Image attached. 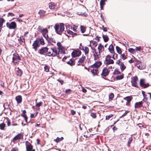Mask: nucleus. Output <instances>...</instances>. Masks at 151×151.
Wrapping results in <instances>:
<instances>
[{"mask_svg": "<svg viewBox=\"0 0 151 151\" xmlns=\"http://www.w3.org/2000/svg\"><path fill=\"white\" fill-rule=\"evenodd\" d=\"M54 27L56 33L60 35L62 34L65 29L64 24L63 23L55 24Z\"/></svg>", "mask_w": 151, "mask_h": 151, "instance_id": "1", "label": "nucleus"}, {"mask_svg": "<svg viewBox=\"0 0 151 151\" xmlns=\"http://www.w3.org/2000/svg\"><path fill=\"white\" fill-rule=\"evenodd\" d=\"M47 53V56L55 57L58 56L60 53V51H57V49L55 47L50 48Z\"/></svg>", "mask_w": 151, "mask_h": 151, "instance_id": "2", "label": "nucleus"}, {"mask_svg": "<svg viewBox=\"0 0 151 151\" xmlns=\"http://www.w3.org/2000/svg\"><path fill=\"white\" fill-rule=\"evenodd\" d=\"M21 60L20 57L17 53L15 52L13 55L12 62L14 65L18 64Z\"/></svg>", "mask_w": 151, "mask_h": 151, "instance_id": "3", "label": "nucleus"}, {"mask_svg": "<svg viewBox=\"0 0 151 151\" xmlns=\"http://www.w3.org/2000/svg\"><path fill=\"white\" fill-rule=\"evenodd\" d=\"M48 48L47 47H42L39 50L38 52L41 55L47 56Z\"/></svg>", "mask_w": 151, "mask_h": 151, "instance_id": "4", "label": "nucleus"}, {"mask_svg": "<svg viewBox=\"0 0 151 151\" xmlns=\"http://www.w3.org/2000/svg\"><path fill=\"white\" fill-rule=\"evenodd\" d=\"M111 57L109 55H108L106 56L104 63L106 65L113 64L114 63V60L111 58Z\"/></svg>", "mask_w": 151, "mask_h": 151, "instance_id": "5", "label": "nucleus"}, {"mask_svg": "<svg viewBox=\"0 0 151 151\" xmlns=\"http://www.w3.org/2000/svg\"><path fill=\"white\" fill-rule=\"evenodd\" d=\"M38 30L42 33L43 36L44 37L47 34L48 32V30L47 28H44L42 27L41 26H39L38 28Z\"/></svg>", "mask_w": 151, "mask_h": 151, "instance_id": "6", "label": "nucleus"}, {"mask_svg": "<svg viewBox=\"0 0 151 151\" xmlns=\"http://www.w3.org/2000/svg\"><path fill=\"white\" fill-rule=\"evenodd\" d=\"M7 27L10 29H14L16 28L17 25L14 22H12L10 23L7 22L6 23Z\"/></svg>", "mask_w": 151, "mask_h": 151, "instance_id": "7", "label": "nucleus"}, {"mask_svg": "<svg viewBox=\"0 0 151 151\" xmlns=\"http://www.w3.org/2000/svg\"><path fill=\"white\" fill-rule=\"evenodd\" d=\"M57 45L58 46V49L59 51L60 52L61 54L65 53L64 51V49L61 43L60 42H58L57 43Z\"/></svg>", "mask_w": 151, "mask_h": 151, "instance_id": "8", "label": "nucleus"}, {"mask_svg": "<svg viewBox=\"0 0 151 151\" xmlns=\"http://www.w3.org/2000/svg\"><path fill=\"white\" fill-rule=\"evenodd\" d=\"M92 68L91 70V72L93 74V76L98 75V73L99 72V68L96 67H91Z\"/></svg>", "mask_w": 151, "mask_h": 151, "instance_id": "9", "label": "nucleus"}, {"mask_svg": "<svg viewBox=\"0 0 151 151\" xmlns=\"http://www.w3.org/2000/svg\"><path fill=\"white\" fill-rule=\"evenodd\" d=\"M81 54V51L78 49L74 50L72 53V56L73 57L79 56Z\"/></svg>", "mask_w": 151, "mask_h": 151, "instance_id": "10", "label": "nucleus"}, {"mask_svg": "<svg viewBox=\"0 0 151 151\" xmlns=\"http://www.w3.org/2000/svg\"><path fill=\"white\" fill-rule=\"evenodd\" d=\"M140 85L142 87L144 88H146L150 86L149 83H145V80L144 79H141L140 80Z\"/></svg>", "mask_w": 151, "mask_h": 151, "instance_id": "11", "label": "nucleus"}, {"mask_svg": "<svg viewBox=\"0 0 151 151\" xmlns=\"http://www.w3.org/2000/svg\"><path fill=\"white\" fill-rule=\"evenodd\" d=\"M79 49L83 50L85 54L87 55L88 54L89 51L88 48L86 46H81L79 47Z\"/></svg>", "mask_w": 151, "mask_h": 151, "instance_id": "12", "label": "nucleus"}, {"mask_svg": "<svg viewBox=\"0 0 151 151\" xmlns=\"http://www.w3.org/2000/svg\"><path fill=\"white\" fill-rule=\"evenodd\" d=\"M138 78L137 76H135L132 78V81H131L132 86L136 87H138L137 84V81L138 80Z\"/></svg>", "mask_w": 151, "mask_h": 151, "instance_id": "13", "label": "nucleus"}, {"mask_svg": "<svg viewBox=\"0 0 151 151\" xmlns=\"http://www.w3.org/2000/svg\"><path fill=\"white\" fill-rule=\"evenodd\" d=\"M26 151H32V149L33 147L32 145H31L29 142L27 141L26 142Z\"/></svg>", "mask_w": 151, "mask_h": 151, "instance_id": "14", "label": "nucleus"}, {"mask_svg": "<svg viewBox=\"0 0 151 151\" xmlns=\"http://www.w3.org/2000/svg\"><path fill=\"white\" fill-rule=\"evenodd\" d=\"M102 63L100 61H97L93 65L90 66V67H96L99 68L101 65Z\"/></svg>", "mask_w": 151, "mask_h": 151, "instance_id": "15", "label": "nucleus"}, {"mask_svg": "<svg viewBox=\"0 0 151 151\" xmlns=\"http://www.w3.org/2000/svg\"><path fill=\"white\" fill-rule=\"evenodd\" d=\"M109 73V71L106 68H104L102 70L101 75L103 76L106 77L108 75Z\"/></svg>", "mask_w": 151, "mask_h": 151, "instance_id": "16", "label": "nucleus"}, {"mask_svg": "<svg viewBox=\"0 0 151 151\" xmlns=\"http://www.w3.org/2000/svg\"><path fill=\"white\" fill-rule=\"evenodd\" d=\"M32 46L33 47V48L36 51L37 49V48L40 46V45L36 40H35L33 42Z\"/></svg>", "mask_w": 151, "mask_h": 151, "instance_id": "17", "label": "nucleus"}, {"mask_svg": "<svg viewBox=\"0 0 151 151\" xmlns=\"http://www.w3.org/2000/svg\"><path fill=\"white\" fill-rule=\"evenodd\" d=\"M36 41L38 43V44H40L42 45H44L45 44L44 40L42 37L41 38H37L36 39Z\"/></svg>", "mask_w": 151, "mask_h": 151, "instance_id": "18", "label": "nucleus"}, {"mask_svg": "<svg viewBox=\"0 0 151 151\" xmlns=\"http://www.w3.org/2000/svg\"><path fill=\"white\" fill-rule=\"evenodd\" d=\"M99 52H95L93 54V56L94 58V60L96 61L97 60L100 58V54Z\"/></svg>", "mask_w": 151, "mask_h": 151, "instance_id": "19", "label": "nucleus"}, {"mask_svg": "<svg viewBox=\"0 0 151 151\" xmlns=\"http://www.w3.org/2000/svg\"><path fill=\"white\" fill-rule=\"evenodd\" d=\"M23 137V134L22 133H19L13 139V141L14 142L17 140L20 139Z\"/></svg>", "mask_w": 151, "mask_h": 151, "instance_id": "20", "label": "nucleus"}, {"mask_svg": "<svg viewBox=\"0 0 151 151\" xmlns=\"http://www.w3.org/2000/svg\"><path fill=\"white\" fill-rule=\"evenodd\" d=\"M38 13L40 15V18H42L44 17L46 13V12L43 10L41 9L39 10Z\"/></svg>", "mask_w": 151, "mask_h": 151, "instance_id": "21", "label": "nucleus"}, {"mask_svg": "<svg viewBox=\"0 0 151 151\" xmlns=\"http://www.w3.org/2000/svg\"><path fill=\"white\" fill-rule=\"evenodd\" d=\"M98 49L99 52L101 53L104 51V46L101 43H100L98 47Z\"/></svg>", "mask_w": 151, "mask_h": 151, "instance_id": "22", "label": "nucleus"}, {"mask_svg": "<svg viewBox=\"0 0 151 151\" xmlns=\"http://www.w3.org/2000/svg\"><path fill=\"white\" fill-rule=\"evenodd\" d=\"M57 6V4L51 2L49 4V7L50 9H55Z\"/></svg>", "mask_w": 151, "mask_h": 151, "instance_id": "23", "label": "nucleus"}, {"mask_svg": "<svg viewBox=\"0 0 151 151\" xmlns=\"http://www.w3.org/2000/svg\"><path fill=\"white\" fill-rule=\"evenodd\" d=\"M15 99L17 101V103L18 104H19L21 103L22 101V98L21 96L19 95L16 96Z\"/></svg>", "mask_w": 151, "mask_h": 151, "instance_id": "24", "label": "nucleus"}, {"mask_svg": "<svg viewBox=\"0 0 151 151\" xmlns=\"http://www.w3.org/2000/svg\"><path fill=\"white\" fill-rule=\"evenodd\" d=\"M44 37L47 40L48 43H51L52 42H53V39L51 37H49L47 35Z\"/></svg>", "mask_w": 151, "mask_h": 151, "instance_id": "25", "label": "nucleus"}, {"mask_svg": "<svg viewBox=\"0 0 151 151\" xmlns=\"http://www.w3.org/2000/svg\"><path fill=\"white\" fill-rule=\"evenodd\" d=\"M142 106V101H140L138 102H136L135 104V108H139Z\"/></svg>", "mask_w": 151, "mask_h": 151, "instance_id": "26", "label": "nucleus"}, {"mask_svg": "<svg viewBox=\"0 0 151 151\" xmlns=\"http://www.w3.org/2000/svg\"><path fill=\"white\" fill-rule=\"evenodd\" d=\"M108 49L111 53L113 54L114 53V47L111 44L110 45Z\"/></svg>", "mask_w": 151, "mask_h": 151, "instance_id": "27", "label": "nucleus"}, {"mask_svg": "<svg viewBox=\"0 0 151 151\" xmlns=\"http://www.w3.org/2000/svg\"><path fill=\"white\" fill-rule=\"evenodd\" d=\"M22 74V71L21 70L19 69V68H18L17 70L16 71V75L19 76H21Z\"/></svg>", "mask_w": 151, "mask_h": 151, "instance_id": "28", "label": "nucleus"}, {"mask_svg": "<svg viewBox=\"0 0 151 151\" xmlns=\"http://www.w3.org/2000/svg\"><path fill=\"white\" fill-rule=\"evenodd\" d=\"M5 21V20L2 18H0V32L1 31L2 27L3 24Z\"/></svg>", "mask_w": 151, "mask_h": 151, "instance_id": "29", "label": "nucleus"}, {"mask_svg": "<svg viewBox=\"0 0 151 151\" xmlns=\"http://www.w3.org/2000/svg\"><path fill=\"white\" fill-rule=\"evenodd\" d=\"M18 41L21 44H22V42H25V40L23 36L20 37L18 39Z\"/></svg>", "mask_w": 151, "mask_h": 151, "instance_id": "30", "label": "nucleus"}, {"mask_svg": "<svg viewBox=\"0 0 151 151\" xmlns=\"http://www.w3.org/2000/svg\"><path fill=\"white\" fill-rule=\"evenodd\" d=\"M132 97L131 96H128L124 98V99L126 100L128 103H129L132 99Z\"/></svg>", "mask_w": 151, "mask_h": 151, "instance_id": "31", "label": "nucleus"}, {"mask_svg": "<svg viewBox=\"0 0 151 151\" xmlns=\"http://www.w3.org/2000/svg\"><path fill=\"white\" fill-rule=\"evenodd\" d=\"M104 0H101L100 1V6L101 9H103L104 6L105 5Z\"/></svg>", "mask_w": 151, "mask_h": 151, "instance_id": "32", "label": "nucleus"}, {"mask_svg": "<svg viewBox=\"0 0 151 151\" xmlns=\"http://www.w3.org/2000/svg\"><path fill=\"white\" fill-rule=\"evenodd\" d=\"M86 58V56H84L83 55L82 58L79 59L78 62L79 63H82L85 60Z\"/></svg>", "mask_w": 151, "mask_h": 151, "instance_id": "33", "label": "nucleus"}, {"mask_svg": "<svg viewBox=\"0 0 151 151\" xmlns=\"http://www.w3.org/2000/svg\"><path fill=\"white\" fill-rule=\"evenodd\" d=\"M120 68L122 71H123L126 68V67L124 64L122 63L119 65Z\"/></svg>", "mask_w": 151, "mask_h": 151, "instance_id": "34", "label": "nucleus"}, {"mask_svg": "<svg viewBox=\"0 0 151 151\" xmlns=\"http://www.w3.org/2000/svg\"><path fill=\"white\" fill-rule=\"evenodd\" d=\"M78 26H77L73 25V27H71V29L75 32H78Z\"/></svg>", "mask_w": 151, "mask_h": 151, "instance_id": "35", "label": "nucleus"}, {"mask_svg": "<svg viewBox=\"0 0 151 151\" xmlns=\"http://www.w3.org/2000/svg\"><path fill=\"white\" fill-rule=\"evenodd\" d=\"M67 63L70 65H73L75 64L74 61L71 59H70L68 62H67Z\"/></svg>", "mask_w": 151, "mask_h": 151, "instance_id": "36", "label": "nucleus"}, {"mask_svg": "<svg viewBox=\"0 0 151 151\" xmlns=\"http://www.w3.org/2000/svg\"><path fill=\"white\" fill-rule=\"evenodd\" d=\"M63 139V137H61L60 138H59V137H57L56 139H55L54 140V141H55L56 142L58 143Z\"/></svg>", "mask_w": 151, "mask_h": 151, "instance_id": "37", "label": "nucleus"}, {"mask_svg": "<svg viewBox=\"0 0 151 151\" xmlns=\"http://www.w3.org/2000/svg\"><path fill=\"white\" fill-rule=\"evenodd\" d=\"M102 37L104 41L105 42H107L109 40V38L107 36L105 35H103Z\"/></svg>", "mask_w": 151, "mask_h": 151, "instance_id": "38", "label": "nucleus"}, {"mask_svg": "<svg viewBox=\"0 0 151 151\" xmlns=\"http://www.w3.org/2000/svg\"><path fill=\"white\" fill-rule=\"evenodd\" d=\"M124 78V75L122 74L121 75H118L116 77L117 80H119L123 79Z\"/></svg>", "mask_w": 151, "mask_h": 151, "instance_id": "39", "label": "nucleus"}, {"mask_svg": "<svg viewBox=\"0 0 151 151\" xmlns=\"http://www.w3.org/2000/svg\"><path fill=\"white\" fill-rule=\"evenodd\" d=\"M116 49L117 52L119 54H121L122 51L121 49L118 46H116Z\"/></svg>", "mask_w": 151, "mask_h": 151, "instance_id": "40", "label": "nucleus"}, {"mask_svg": "<svg viewBox=\"0 0 151 151\" xmlns=\"http://www.w3.org/2000/svg\"><path fill=\"white\" fill-rule=\"evenodd\" d=\"M5 127V124L2 123L0 124V129L1 130H4Z\"/></svg>", "mask_w": 151, "mask_h": 151, "instance_id": "41", "label": "nucleus"}, {"mask_svg": "<svg viewBox=\"0 0 151 151\" xmlns=\"http://www.w3.org/2000/svg\"><path fill=\"white\" fill-rule=\"evenodd\" d=\"M80 29L82 33H83L86 31V28L83 26H81Z\"/></svg>", "mask_w": 151, "mask_h": 151, "instance_id": "42", "label": "nucleus"}, {"mask_svg": "<svg viewBox=\"0 0 151 151\" xmlns=\"http://www.w3.org/2000/svg\"><path fill=\"white\" fill-rule=\"evenodd\" d=\"M128 51L132 54H134L135 52V50L132 48H130L128 49Z\"/></svg>", "mask_w": 151, "mask_h": 151, "instance_id": "43", "label": "nucleus"}, {"mask_svg": "<svg viewBox=\"0 0 151 151\" xmlns=\"http://www.w3.org/2000/svg\"><path fill=\"white\" fill-rule=\"evenodd\" d=\"M114 54L112 55V58L114 60L118 58V55L116 53H113Z\"/></svg>", "mask_w": 151, "mask_h": 151, "instance_id": "44", "label": "nucleus"}, {"mask_svg": "<svg viewBox=\"0 0 151 151\" xmlns=\"http://www.w3.org/2000/svg\"><path fill=\"white\" fill-rule=\"evenodd\" d=\"M121 54L120 57L122 59H123V60H124L126 59V57L124 54V53L123 54Z\"/></svg>", "mask_w": 151, "mask_h": 151, "instance_id": "45", "label": "nucleus"}, {"mask_svg": "<svg viewBox=\"0 0 151 151\" xmlns=\"http://www.w3.org/2000/svg\"><path fill=\"white\" fill-rule=\"evenodd\" d=\"M77 14L79 15H84V16H86V15L87 14L85 13V12H78L77 13Z\"/></svg>", "mask_w": 151, "mask_h": 151, "instance_id": "46", "label": "nucleus"}, {"mask_svg": "<svg viewBox=\"0 0 151 151\" xmlns=\"http://www.w3.org/2000/svg\"><path fill=\"white\" fill-rule=\"evenodd\" d=\"M144 92L143 91L142 92V93L143 94V96L144 97V99H143V101L145 102H146L147 101V95H145L144 93H143V92Z\"/></svg>", "mask_w": 151, "mask_h": 151, "instance_id": "47", "label": "nucleus"}, {"mask_svg": "<svg viewBox=\"0 0 151 151\" xmlns=\"http://www.w3.org/2000/svg\"><path fill=\"white\" fill-rule=\"evenodd\" d=\"M44 69L45 71L47 72L49 71V68L48 66L45 65L44 67Z\"/></svg>", "mask_w": 151, "mask_h": 151, "instance_id": "48", "label": "nucleus"}, {"mask_svg": "<svg viewBox=\"0 0 151 151\" xmlns=\"http://www.w3.org/2000/svg\"><path fill=\"white\" fill-rule=\"evenodd\" d=\"M113 115L112 114H110L108 116H106V120H109L110 118L113 116Z\"/></svg>", "mask_w": 151, "mask_h": 151, "instance_id": "49", "label": "nucleus"}, {"mask_svg": "<svg viewBox=\"0 0 151 151\" xmlns=\"http://www.w3.org/2000/svg\"><path fill=\"white\" fill-rule=\"evenodd\" d=\"M142 50V47H136L135 49V51H139Z\"/></svg>", "mask_w": 151, "mask_h": 151, "instance_id": "50", "label": "nucleus"}, {"mask_svg": "<svg viewBox=\"0 0 151 151\" xmlns=\"http://www.w3.org/2000/svg\"><path fill=\"white\" fill-rule=\"evenodd\" d=\"M91 116L93 118H96V114L92 113H91L90 114Z\"/></svg>", "mask_w": 151, "mask_h": 151, "instance_id": "51", "label": "nucleus"}, {"mask_svg": "<svg viewBox=\"0 0 151 151\" xmlns=\"http://www.w3.org/2000/svg\"><path fill=\"white\" fill-rule=\"evenodd\" d=\"M42 103L41 102H39V103H36V106L37 107H39L42 105Z\"/></svg>", "mask_w": 151, "mask_h": 151, "instance_id": "52", "label": "nucleus"}, {"mask_svg": "<svg viewBox=\"0 0 151 151\" xmlns=\"http://www.w3.org/2000/svg\"><path fill=\"white\" fill-rule=\"evenodd\" d=\"M132 140V137H129V139L128 142V144L129 145L131 143Z\"/></svg>", "mask_w": 151, "mask_h": 151, "instance_id": "53", "label": "nucleus"}, {"mask_svg": "<svg viewBox=\"0 0 151 151\" xmlns=\"http://www.w3.org/2000/svg\"><path fill=\"white\" fill-rule=\"evenodd\" d=\"M109 98L110 99H112L114 97V95L113 93H111L109 96Z\"/></svg>", "mask_w": 151, "mask_h": 151, "instance_id": "54", "label": "nucleus"}, {"mask_svg": "<svg viewBox=\"0 0 151 151\" xmlns=\"http://www.w3.org/2000/svg\"><path fill=\"white\" fill-rule=\"evenodd\" d=\"M72 91L71 90L69 89L66 90L65 91V92L66 93L69 94Z\"/></svg>", "mask_w": 151, "mask_h": 151, "instance_id": "55", "label": "nucleus"}, {"mask_svg": "<svg viewBox=\"0 0 151 151\" xmlns=\"http://www.w3.org/2000/svg\"><path fill=\"white\" fill-rule=\"evenodd\" d=\"M120 72L117 70H115L114 72V74L115 75H119L120 74Z\"/></svg>", "mask_w": 151, "mask_h": 151, "instance_id": "56", "label": "nucleus"}, {"mask_svg": "<svg viewBox=\"0 0 151 151\" xmlns=\"http://www.w3.org/2000/svg\"><path fill=\"white\" fill-rule=\"evenodd\" d=\"M122 62L120 61V60L119 59L118 60H117L116 62V63L117 64H118L119 65H120L122 63Z\"/></svg>", "mask_w": 151, "mask_h": 151, "instance_id": "57", "label": "nucleus"}, {"mask_svg": "<svg viewBox=\"0 0 151 151\" xmlns=\"http://www.w3.org/2000/svg\"><path fill=\"white\" fill-rule=\"evenodd\" d=\"M14 14L12 13V12H9L8 13V15H7V16L8 17H9V16L10 15H11V16H14Z\"/></svg>", "mask_w": 151, "mask_h": 151, "instance_id": "58", "label": "nucleus"}, {"mask_svg": "<svg viewBox=\"0 0 151 151\" xmlns=\"http://www.w3.org/2000/svg\"><path fill=\"white\" fill-rule=\"evenodd\" d=\"M71 113L72 115H74L76 113V112L73 110H71Z\"/></svg>", "mask_w": 151, "mask_h": 151, "instance_id": "59", "label": "nucleus"}, {"mask_svg": "<svg viewBox=\"0 0 151 151\" xmlns=\"http://www.w3.org/2000/svg\"><path fill=\"white\" fill-rule=\"evenodd\" d=\"M67 32L68 34H70L72 35V34L73 33V32L70 30H68Z\"/></svg>", "mask_w": 151, "mask_h": 151, "instance_id": "60", "label": "nucleus"}, {"mask_svg": "<svg viewBox=\"0 0 151 151\" xmlns=\"http://www.w3.org/2000/svg\"><path fill=\"white\" fill-rule=\"evenodd\" d=\"M128 112V111H126L123 114H122V116L121 117H123L125 116L127 114Z\"/></svg>", "mask_w": 151, "mask_h": 151, "instance_id": "61", "label": "nucleus"}, {"mask_svg": "<svg viewBox=\"0 0 151 151\" xmlns=\"http://www.w3.org/2000/svg\"><path fill=\"white\" fill-rule=\"evenodd\" d=\"M21 116H22L24 118L27 117L25 114H24V113H22V114H21Z\"/></svg>", "mask_w": 151, "mask_h": 151, "instance_id": "62", "label": "nucleus"}, {"mask_svg": "<svg viewBox=\"0 0 151 151\" xmlns=\"http://www.w3.org/2000/svg\"><path fill=\"white\" fill-rule=\"evenodd\" d=\"M93 44L95 47L97 46V43L95 41L93 42Z\"/></svg>", "mask_w": 151, "mask_h": 151, "instance_id": "63", "label": "nucleus"}, {"mask_svg": "<svg viewBox=\"0 0 151 151\" xmlns=\"http://www.w3.org/2000/svg\"><path fill=\"white\" fill-rule=\"evenodd\" d=\"M7 123V125L8 126H9L10 125L11 122H10L9 120H8Z\"/></svg>", "mask_w": 151, "mask_h": 151, "instance_id": "64", "label": "nucleus"}]
</instances>
